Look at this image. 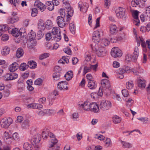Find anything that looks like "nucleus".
<instances>
[{"instance_id": "1", "label": "nucleus", "mask_w": 150, "mask_h": 150, "mask_svg": "<svg viewBox=\"0 0 150 150\" xmlns=\"http://www.w3.org/2000/svg\"><path fill=\"white\" fill-rule=\"evenodd\" d=\"M42 137L44 139H46L50 137L51 138V143L48 150H59V146L55 144L58 142L57 140L55 138V135L52 132L44 129L42 132Z\"/></svg>"}, {"instance_id": "2", "label": "nucleus", "mask_w": 150, "mask_h": 150, "mask_svg": "<svg viewBox=\"0 0 150 150\" xmlns=\"http://www.w3.org/2000/svg\"><path fill=\"white\" fill-rule=\"evenodd\" d=\"M91 48L93 51L96 53L99 57H103L106 55L107 51L105 48L98 44L91 45Z\"/></svg>"}, {"instance_id": "3", "label": "nucleus", "mask_w": 150, "mask_h": 150, "mask_svg": "<svg viewBox=\"0 0 150 150\" xmlns=\"http://www.w3.org/2000/svg\"><path fill=\"white\" fill-rule=\"evenodd\" d=\"M137 41L138 46H139L140 43H141V45L143 48V50L144 52H147V47L150 49V40H147L146 43L142 37H139L137 39Z\"/></svg>"}, {"instance_id": "4", "label": "nucleus", "mask_w": 150, "mask_h": 150, "mask_svg": "<svg viewBox=\"0 0 150 150\" xmlns=\"http://www.w3.org/2000/svg\"><path fill=\"white\" fill-rule=\"evenodd\" d=\"M41 139V137L40 134H35L33 136L31 143L36 149H38L40 148V144L39 142Z\"/></svg>"}, {"instance_id": "5", "label": "nucleus", "mask_w": 150, "mask_h": 150, "mask_svg": "<svg viewBox=\"0 0 150 150\" xmlns=\"http://www.w3.org/2000/svg\"><path fill=\"white\" fill-rule=\"evenodd\" d=\"M112 106L111 102L107 100H103L99 105V108L102 110L105 111L109 110Z\"/></svg>"}, {"instance_id": "6", "label": "nucleus", "mask_w": 150, "mask_h": 150, "mask_svg": "<svg viewBox=\"0 0 150 150\" xmlns=\"http://www.w3.org/2000/svg\"><path fill=\"white\" fill-rule=\"evenodd\" d=\"M126 10L125 8L119 7L116 11V16L118 18H126L127 15L126 14Z\"/></svg>"}, {"instance_id": "7", "label": "nucleus", "mask_w": 150, "mask_h": 150, "mask_svg": "<svg viewBox=\"0 0 150 150\" xmlns=\"http://www.w3.org/2000/svg\"><path fill=\"white\" fill-rule=\"evenodd\" d=\"M111 55L114 57H120L122 53L121 51L118 47H114L112 48L111 52Z\"/></svg>"}, {"instance_id": "8", "label": "nucleus", "mask_w": 150, "mask_h": 150, "mask_svg": "<svg viewBox=\"0 0 150 150\" xmlns=\"http://www.w3.org/2000/svg\"><path fill=\"white\" fill-rule=\"evenodd\" d=\"M78 5L81 11L83 13H85L86 12L88 7V5L87 3L80 2L78 4Z\"/></svg>"}, {"instance_id": "9", "label": "nucleus", "mask_w": 150, "mask_h": 150, "mask_svg": "<svg viewBox=\"0 0 150 150\" xmlns=\"http://www.w3.org/2000/svg\"><path fill=\"white\" fill-rule=\"evenodd\" d=\"M18 76L17 74L15 73L6 74L4 76L5 80L6 81L12 80L17 79Z\"/></svg>"}, {"instance_id": "10", "label": "nucleus", "mask_w": 150, "mask_h": 150, "mask_svg": "<svg viewBox=\"0 0 150 150\" xmlns=\"http://www.w3.org/2000/svg\"><path fill=\"white\" fill-rule=\"evenodd\" d=\"M12 119L10 118L4 119L3 121L1 122V125L2 127L6 128L12 123Z\"/></svg>"}, {"instance_id": "11", "label": "nucleus", "mask_w": 150, "mask_h": 150, "mask_svg": "<svg viewBox=\"0 0 150 150\" xmlns=\"http://www.w3.org/2000/svg\"><path fill=\"white\" fill-rule=\"evenodd\" d=\"M64 18L61 16H58L56 19L57 23L59 27L63 28L66 25V21L64 20Z\"/></svg>"}, {"instance_id": "12", "label": "nucleus", "mask_w": 150, "mask_h": 150, "mask_svg": "<svg viewBox=\"0 0 150 150\" xmlns=\"http://www.w3.org/2000/svg\"><path fill=\"white\" fill-rule=\"evenodd\" d=\"M101 84L103 90H105L110 87L111 85L109 81L106 79L102 80L101 81Z\"/></svg>"}, {"instance_id": "13", "label": "nucleus", "mask_w": 150, "mask_h": 150, "mask_svg": "<svg viewBox=\"0 0 150 150\" xmlns=\"http://www.w3.org/2000/svg\"><path fill=\"white\" fill-rule=\"evenodd\" d=\"M100 34L98 30L95 31L93 33L92 40L93 42L96 43L98 42L100 40Z\"/></svg>"}, {"instance_id": "14", "label": "nucleus", "mask_w": 150, "mask_h": 150, "mask_svg": "<svg viewBox=\"0 0 150 150\" xmlns=\"http://www.w3.org/2000/svg\"><path fill=\"white\" fill-rule=\"evenodd\" d=\"M133 16L134 19V24L137 26H139L140 21L138 18V12L137 11H134L133 13Z\"/></svg>"}, {"instance_id": "15", "label": "nucleus", "mask_w": 150, "mask_h": 150, "mask_svg": "<svg viewBox=\"0 0 150 150\" xmlns=\"http://www.w3.org/2000/svg\"><path fill=\"white\" fill-rule=\"evenodd\" d=\"M67 82L66 81H62L59 82L57 85V87L60 90L68 89Z\"/></svg>"}, {"instance_id": "16", "label": "nucleus", "mask_w": 150, "mask_h": 150, "mask_svg": "<svg viewBox=\"0 0 150 150\" xmlns=\"http://www.w3.org/2000/svg\"><path fill=\"white\" fill-rule=\"evenodd\" d=\"M34 5L38 7L41 11H43L46 8V6L39 0H36L35 1Z\"/></svg>"}, {"instance_id": "17", "label": "nucleus", "mask_w": 150, "mask_h": 150, "mask_svg": "<svg viewBox=\"0 0 150 150\" xmlns=\"http://www.w3.org/2000/svg\"><path fill=\"white\" fill-rule=\"evenodd\" d=\"M98 105L96 103H91L90 110L95 113H97L99 110Z\"/></svg>"}, {"instance_id": "18", "label": "nucleus", "mask_w": 150, "mask_h": 150, "mask_svg": "<svg viewBox=\"0 0 150 150\" xmlns=\"http://www.w3.org/2000/svg\"><path fill=\"white\" fill-rule=\"evenodd\" d=\"M27 107L28 108L33 109H40L42 108L43 105L40 103H32L28 104Z\"/></svg>"}, {"instance_id": "19", "label": "nucleus", "mask_w": 150, "mask_h": 150, "mask_svg": "<svg viewBox=\"0 0 150 150\" xmlns=\"http://www.w3.org/2000/svg\"><path fill=\"white\" fill-rule=\"evenodd\" d=\"M19 67V64L17 62H14L10 65L8 67L9 70L11 72L16 70Z\"/></svg>"}, {"instance_id": "20", "label": "nucleus", "mask_w": 150, "mask_h": 150, "mask_svg": "<svg viewBox=\"0 0 150 150\" xmlns=\"http://www.w3.org/2000/svg\"><path fill=\"white\" fill-rule=\"evenodd\" d=\"M65 8L66 9V11H67L68 14L67 21H69L70 20V17L73 15L74 11L70 6H69L68 7H65Z\"/></svg>"}, {"instance_id": "21", "label": "nucleus", "mask_w": 150, "mask_h": 150, "mask_svg": "<svg viewBox=\"0 0 150 150\" xmlns=\"http://www.w3.org/2000/svg\"><path fill=\"white\" fill-rule=\"evenodd\" d=\"M3 139L4 141L8 143H11V137L7 132H5L4 133Z\"/></svg>"}, {"instance_id": "22", "label": "nucleus", "mask_w": 150, "mask_h": 150, "mask_svg": "<svg viewBox=\"0 0 150 150\" xmlns=\"http://www.w3.org/2000/svg\"><path fill=\"white\" fill-rule=\"evenodd\" d=\"M11 32L13 35L16 37H18L19 36L21 37L22 34V33L20 32L17 28L12 29L11 30Z\"/></svg>"}, {"instance_id": "23", "label": "nucleus", "mask_w": 150, "mask_h": 150, "mask_svg": "<svg viewBox=\"0 0 150 150\" xmlns=\"http://www.w3.org/2000/svg\"><path fill=\"white\" fill-rule=\"evenodd\" d=\"M91 103L87 101L84 102L81 105L80 107L84 110L86 111L90 110Z\"/></svg>"}, {"instance_id": "24", "label": "nucleus", "mask_w": 150, "mask_h": 150, "mask_svg": "<svg viewBox=\"0 0 150 150\" xmlns=\"http://www.w3.org/2000/svg\"><path fill=\"white\" fill-rule=\"evenodd\" d=\"M118 31L117 27L114 24H112L110 27V32L112 35H115Z\"/></svg>"}, {"instance_id": "25", "label": "nucleus", "mask_w": 150, "mask_h": 150, "mask_svg": "<svg viewBox=\"0 0 150 150\" xmlns=\"http://www.w3.org/2000/svg\"><path fill=\"white\" fill-rule=\"evenodd\" d=\"M24 54L23 49L21 47L18 48L16 51V56L18 58H19L22 57Z\"/></svg>"}, {"instance_id": "26", "label": "nucleus", "mask_w": 150, "mask_h": 150, "mask_svg": "<svg viewBox=\"0 0 150 150\" xmlns=\"http://www.w3.org/2000/svg\"><path fill=\"white\" fill-rule=\"evenodd\" d=\"M138 86L141 88H145L146 86V81L143 79H139L138 80Z\"/></svg>"}, {"instance_id": "27", "label": "nucleus", "mask_w": 150, "mask_h": 150, "mask_svg": "<svg viewBox=\"0 0 150 150\" xmlns=\"http://www.w3.org/2000/svg\"><path fill=\"white\" fill-rule=\"evenodd\" d=\"M88 86V88L91 89H94L97 87L96 82L93 80L89 81Z\"/></svg>"}, {"instance_id": "28", "label": "nucleus", "mask_w": 150, "mask_h": 150, "mask_svg": "<svg viewBox=\"0 0 150 150\" xmlns=\"http://www.w3.org/2000/svg\"><path fill=\"white\" fill-rule=\"evenodd\" d=\"M27 64L28 67L32 69L36 68L37 67L36 62L33 60L28 61Z\"/></svg>"}, {"instance_id": "29", "label": "nucleus", "mask_w": 150, "mask_h": 150, "mask_svg": "<svg viewBox=\"0 0 150 150\" xmlns=\"http://www.w3.org/2000/svg\"><path fill=\"white\" fill-rule=\"evenodd\" d=\"M38 28L41 30H43L46 28L45 26V23L43 20L40 19L38 23Z\"/></svg>"}, {"instance_id": "30", "label": "nucleus", "mask_w": 150, "mask_h": 150, "mask_svg": "<svg viewBox=\"0 0 150 150\" xmlns=\"http://www.w3.org/2000/svg\"><path fill=\"white\" fill-rule=\"evenodd\" d=\"M19 20L17 16H13L8 19L7 22L8 24L13 23L17 22Z\"/></svg>"}, {"instance_id": "31", "label": "nucleus", "mask_w": 150, "mask_h": 150, "mask_svg": "<svg viewBox=\"0 0 150 150\" xmlns=\"http://www.w3.org/2000/svg\"><path fill=\"white\" fill-rule=\"evenodd\" d=\"M104 146L106 147H108L112 146V143L110 139L109 138H106L104 141Z\"/></svg>"}, {"instance_id": "32", "label": "nucleus", "mask_w": 150, "mask_h": 150, "mask_svg": "<svg viewBox=\"0 0 150 150\" xmlns=\"http://www.w3.org/2000/svg\"><path fill=\"white\" fill-rule=\"evenodd\" d=\"M112 119L113 122L115 124L120 123L121 121V118L117 115L113 116Z\"/></svg>"}, {"instance_id": "33", "label": "nucleus", "mask_w": 150, "mask_h": 150, "mask_svg": "<svg viewBox=\"0 0 150 150\" xmlns=\"http://www.w3.org/2000/svg\"><path fill=\"white\" fill-rule=\"evenodd\" d=\"M73 72L72 71H70L68 72L67 73L65 74L64 77L67 81H69L72 78L73 76Z\"/></svg>"}, {"instance_id": "34", "label": "nucleus", "mask_w": 150, "mask_h": 150, "mask_svg": "<svg viewBox=\"0 0 150 150\" xmlns=\"http://www.w3.org/2000/svg\"><path fill=\"white\" fill-rule=\"evenodd\" d=\"M46 28L48 29H51L53 26L52 21L50 20H47L45 22Z\"/></svg>"}, {"instance_id": "35", "label": "nucleus", "mask_w": 150, "mask_h": 150, "mask_svg": "<svg viewBox=\"0 0 150 150\" xmlns=\"http://www.w3.org/2000/svg\"><path fill=\"white\" fill-rule=\"evenodd\" d=\"M30 126V122L28 120H24L22 125V127L23 129L28 128Z\"/></svg>"}, {"instance_id": "36", "label": "nucleus", "mask_w": 150, "mask_h": 150, "mask_svg": "<svg viewBox=\"0 0 150 150\" xmlns=\"http://www.w3.org/2000/svg\"><path fill=\"white\" fill-rule=\"evenodd\" d=\"M23 148L24 150H32L31 145L28 142H25L23 144Z\"/></svg>"}, {"instance_id": "37", "label": "nucleus", "mask_w": 150, "mask_h": 150, "mask_svg": "<svg viewBox=\"0 0 150 150\" xmlns=\"http://www.w3.org/2000/svg\"><path fill=\"white\" fill-rule=\"evenodd\" d=\"M28 68V64L25 63H21L20 65H19V68L21 71H23L26 70Z\"/></svg>"}, {"instance_id": "38", "label": "nucleus", "mask_w": 150, "mask_h": 150, "mask_svg": "<svg viewBox=\"0 0 150 150\" xmlns=\"http://www.w3.org/2000/svg\"><path fill=\"white\" fill-rule=\"evenodd\" d=\"M110 43V41L106 38L103 39L101 40V46L102 47L108 46Z\"/></svg>"}, {"instance_id": "39", "label": "nucleus", "mask_w": 150, "mask_h": 150, "mask_svg": "<svg viewBox=\"0 0 150 150\" xmlns=\"http://www.w3.org/2000/svg\"><path fill=\"white\" fill-rule=\"evenodd\" d=\"M10 51V48L7 47H5L3 49L1 53L2 55L6 56L9 53Z\"/></svg>"}, {"instance_id": "40", "label": "nucleus", "mask_w": 150, "mask_h": 150, "mask_svg": "<svg viewBox=\"0 0 150 150\" xmlns=\"http://www.w3.org/2000/svg\"><path fill=\"white\" fill-rule=\"evenodd\" d=\"M70 30L71 33L74 34L75 33L76 27L74 22H72L69 24Z\"/></svg>"}, {"instance_id": "41", "label": "nucleus", "mask_w": 150, "mask_h": 150, "mask_svg": "<svg viewBox=\"0 0 150 150\" xmlns=\"http://www.w3.org/2000/svg\"><path fill=\"white\" fill-rule=\"evenodd\" d=\"M61 73L59 72L54 73L53 74L54 79L56 81L59 80L60 78Z\"/></svg>"}, {"instance_id": "42", "label": "nucleus", "mask_w": 150, "mask_h": 150, "mask_svg": "<svg viewBox=\"0 0 150 150\" xmlns=\"http://www.w3.org/2000/svg\"><path fill=\"white\" fill-rule=\"evenodd\" d=\"M47 4L48 5L47 6V9L50 11H52L54 9V6L52 3V2L48 1L47 3Z\"/></svg>"}, {"instance_id": "43", "label": "nucleus", "mask_w": 150, "mask_h": 150, "mask_svg": "<svg viewBox=\"0 0 150 150\" xmlns=\"http://www.w3.org/2000/svg\"><path fill=\"white\" fill-rule=\"evenodd\" d=\"M133 82L130 81L127 82L126 83V86L127 88L128 89H131L133 87Z\"/></svg>"}, {"instance_id": "44", "label": "nucleus", "mask_w": 150, "mask_h": 150, "mask_svg": "<svg viewBox=\"0 0 150 150\" xmlns=\"http://www.w3.org/2000/svg\"><path fill=\"white\" fill-rule=\"evenodd\" d=\"M121 142L122 144V146L125 148H129L132 147V145L131 144L126 142H125L121 141Z\"/></svg>"}, {"instance_id": "45", "label": "nucleus", "mask_w": 150, "mask_h": 150, "mask_svg": "<svg viewBox=\"0 0 150 150\" xmlns=\"http://www.w3.org/2000/svg\"><path fill=\"white\" fill-rule=\"evenodd\" d=\"M145 17H147L149 18V20L150 21V6L146 8V11L145 14Z\"/></svg>"}, {"instance_id": "46", "label": "nucleus", "mask_w": 150, "mask_h": 150, "mask_svg": "<svg viewBox=\"0 0 150 150\" xmlns=\"http://www.w3.org/2000/svg\"><path fill=\"white\" fill-rule=\"evenodd\" d=\"M36 37V34L32 31L30 32L29 34V38L30 40L32 41L35 39Z\"/></svg>"}, {"instance_id": "47", "label": "nucleus", "mask_w": 150, "mask_h": 150, "mask_svg": "<svg viewBox=\"0 0 150 150\" xmlns=\"http://www.w3.org/2000/svg\"><path fill=\"white\" fill-rule=\"evenodd\" d=\"M59 31H60L59 28L57 27H54L52 29V33L54 35H58V32Z\"/></svg>"}, {"instance_id": "48", "label": "nucleus", "mask_w": 150, "mask_h": 150, "mask_svg": "<svg viewBox=\"0 0 150 150\" xmlns=\"http://www.w3.org/2000/svg\"><path fill=\"white\" fill-rule=\"evenodd\" d=\"M138 119L144 124L147 123L149 121L148 118L147 117H141Z\"/></svg>"}, {"instance_id": "49", "label": "nucleus", "mask_w": 150, "mask_h": 150, "mask_svg": "<svg viewBox=\"0 0 150 150\" xmlns=\"http://www.w3.org/2000/svg\"><path fill=\"white\" fill-rule=\"evenodd\" d=\"M91 71V69L90 67L84 66L83 68V75H85L87 73L90 72Z\"/></svg>"}, {"instance_id": "50", "label": "nucleus", "mask_w": 150, "mask_h": 150, "mask_svg": "<svg viewBox=\"0 0 150 150\" xmlns=\"http://www.w3.org/2000/svg\"><path fill=\"white\" fill-rule=\"evenodd\" d=\"M8 30V27L6 25H0V30L1 31H6Z\"/></svg>"}, {"instance_id": "51", "label": "nucleus", "mask_w": 150, "mask_h": 150, "mask_svg": "<svg viewBox=\"0 0 150 150\" xmlns=\"http://www.w3.org/2000/svg\"><path fill=\"white\" fill-rule=\"evenodd\" d=\"M122 39L121 37L117 38L116 37H114L110 39L112 43L116 42L117 41L120 40Z\"/></svg>"}, {"instance_id": "52", "label": "nucleus", "mask_w": 150, "mask_h": 150, "mask_svg": "<svg viewBox=\"0 0 150 150\" xmlns=\"http://www.w3.org/2000/svg\"><path fill=\"white\" fill-rule=\"evenodd\" d=\"M46 114L49 115H54L55 112V111L53 109H46Z\"/></svg>"}, {"instance_id": "53", "label": "nucleus", "mask_w": 150, "mask_h": 150, "mask_svg": "<svg viewBox=\"0 0 150 150\" xmlns=\"http://www.w3.org/2000/svg\"><path fill=\"white\" fill-rule=\"evenodd\" d=\"M42 80L40 78H38L34 82V84L36 85H40L42 84Z\"/></svg>"}, {"instance_id": "54", "label": "nucleus", "mask_w": 150, "mask_h": 150, "mask_svg": "<svg viewBox=\"0 0 150 150\" xmlns=\"http://www.w3.org/2000/svg\"><path fill=\"white\" fill-rule=\"evenodd\" d=\"M38 11L37 9L35 8H34L32 9L31 12V16L33 17H35L36 16L38 13Z\"/></svg>"}, {"instance_id": "55", "label": "nucleus", "mask_w": 150, "mask_h": 150, "mask_svg": "<svg viewBox=\"0 0 150 150\" xmlns=\"http://www.w3.org/2000/svg\"><path fill=\"white\" fill-rule=\"evenodd\" d=\"M122 93L125 97H127L129 95L128 91L126 89H123L122 91Z\"/></svg>"}, {"instance_id": "56", "label": "nucleus", "mask_w": 150, "mask_h": 150, "mask_svg": "<svg viewBox=\"0 0 150 150\" xmlns=\"http://www.w3.org/2000/svg\"><path fill=\"white\" fill-rule=\"evenodd\" d=\"M49 55L50 54L48 53H44L40 56L39 59H43L48 57Z\"/></svg>"}, {"instance_id": "57", "label": "nucleus", "mask_w": 150, "mask_h": 150, "mask_svg": "<svg viewBox=\"0 0 150 150\" xmlns=\"http://www.w3.org/2000/svg\"><path fill=\"white\" fill-rule=\"evenodd\" d=\"M21 0H10V2L13 4L15 6H16V4H18L21 2Z\"/></svg>"}, {"instance_id": "58", "label": "nucleus", "mask_w": 150, "mask_h": 150, "mask_svg": "<svg viewBox=\"0 0 150 150\" xmlns=\"http://www.w3.org/2000/svg\"><path fill=\"white\" fill-rule=\"evenodd\" d=\"M61 31H59V34L58 35H56L54 36L55 40L57 41H59L61 38V36L60 34Z\"/></svg>"}, {"instance_id": "59", "label": "nucleus", "mask_w": 150, "mask_h": 150, "mask_svg": "<svg viewBox=\"0 0 150 150\" xmlns=\"http://www.w3.org/2000/svg\"><path fill=\"white\" fill-rule=\"evenodd\" d=\"M63 50L65 53L68 54L70 55L71 54V51L70 48L69 47H67L64 48Z\"/></svg>"}, {"instance_id": "60", "label": "nucleus", "mask_w": 150, "mask_h": 150, "mask_svg": "<svg viewBox=\"0 0 150 150\" xmlns=\"http://www.w3.org/2000/svg\"><path fill=\"white\" fill-rule=\"evenodd\" d=\"M133 102L134 101L132 99L129 98L127 102L126 105L127 107H129L131 106Z\"/></svg>"}, {"instance_id": "61", "label": "nucleus", "mask_w": 150, "mask_h": 150, "mask_svg": "<svg viewBox=\"0 0 150 150\" xmlns=\"http://www.w3.org/2000/svg\"><path fill=\"white\" fill-rule=\"evenodd\" d=\"M46 109L43 110L38 112V114L40 116H43L46 114Z\"/></svg>"}, {"instance_id": "62", "label": "nucleus", "mask_w": 150, "mask_h": 150, "mask_svg": "<svg viewBox=\"0 0 150 150\" xmlns=\"http://www.w3.org/2000/svg\"><path fill=\"white\" fill-rule=\"evenodd\" d=\"M58 95V92L56 90H54L53 92L52 93V94L51 95V99H52L53 100H54L55 99V98H54V97H53V96H56L57 95Z\"/></svg>"}, {"instance_id": "63", "label": "nucleus", "mask_w": 150, "mask_h": 150, "mask_svg": "<svg viewBox=\"0 0 150 150\" xmlns=\"http://www.w3.org/2000/svg\"><path fill=\"white\" fill-rule=\"evenodd\" d=\"M45 36L46 40L47 41H49L51 39H52V35L50 33H47L46 34Z\"/></svg>"}, {"instance_id": "64", "label": "nucleus", "mask_w": 150, "mask_h": 150, "mask_svg": "<svg viewBox=\"0 0 150 150\" xmlns=\"http://www.w3.org/2000/svg\"><path fill=\"white\" fill-rule=\"evenodd\" d=\"M105 137L102 135H100L98 136V134H96L95 137V138L99 139L100 140H103L105 139Z\"/></svg>"}]
</instances>
